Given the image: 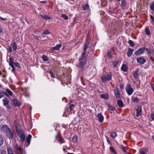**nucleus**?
<instances>
[{
  "instance_id": "nucleus-1",
  "label": "nucleus",
  "mask_w": 154,
  "mask_h": 154,
  "mask_svg": "<svg viewBox=\"0 0 154 154\" xmlns=\"http://www.w3.org/2000/svg\"><path fill=\"white\" fill-rule=\"evenodd\" d=\"M112 74L111 73H106L101 76V79L103 82H105L107 81L111 80L112 79Z\"/></svg>"
},
{
  "instance_id": "nucleus-2",
  "label": "nucleus",
  "mask_w": 154,
  "mask_h": 154,
  "mask_svg": "<svg viewBox=\"0 0 154 154\" xmlns=\"http://www.w3.org/2000/svg\"><path fill=\"white\" fill-rule=\"evenodd\" d=\"M125 90L126 92L129 95H131L134 92L133 89L131 88V85L129 84L127 85Z\"/></svg>"
},
{
  "instance_id": "nucleus-3",
  "label": "nucleus",
  "mask_w": 154,
  "mask_h": 154,
  "mask_svg": "<svg viewBox=\"0 0 154 154\" xmlns=\"http://www.w3.org/2000/svg\"><path fill=\"white\" fill-rule=\"evenodd\" d=\"M114 93L116 99H119L120 98V93L119 89L117 88H115Z\"/></svg>"
},
{
  "instance_id": "nucleus-4",
  "label": "nucleus",
  "mask_w": 154,
  "mask_h": 154,
  "mask_svg": "<svg viewBox=\"0 0 154 154\" xmlns=\"http://www.w3.org/2000/svg\"><path fill=\"white\" fill-rule=\"evenodd\" d=\"M3 105L6 106V108L8 109H10L11 108V106L9 105V101L8 99L5 97L2 100Z\"/></svg>"
},
{
  "instance_id": "nucleus-5",
  "label": "nucleus",
  "mask_w": 154,
  "mask_h": 154,
  "mask_svg": "<svg viewBox=\"0 0 154 154\" xmlns=\"http://www.w3.org/2000/svg\"><path fill=\"white\" fill-rule=\"evenodd\" d=\"M137 62L140 64H143L146 61L145 59L141 57H139L137 59Z\"/></svg>"
},
{
  "instance_id": "nucleus-6",
  "label": "nucleus",
  "mask_w": 154,
  "mask_h": 154,
  "mask_svg": "<svg viewBox=\"0 0 154 154\" xmlns=\"http://www.w3.org/2000/svg\"><path fill=\"white\" fill-rule=\"evenodd\" d=\"M11 46L13 50L14 51H16L17 48L18 47H19V45H18L16 43V42L14 40H12V42L11 43Z\"/></svg>"
},
{
  "instance_id": "nucleus-7",
  "label": "nucleus",
  "mask_w": 154,
  "mask_h": 154,
  "mask_svg": "<svg viewBox=\"0 0 154 154\" xmlns=\"http://www.w3.org/2000/svg\"><path fill=\"white\" fill-rule=\"evenodd\" d=\"M141 106L140 105H139L138 106L137 108L136 115L137 116H140L142 114L141 110Z\"/></svg>"
},
{
  "instance_id": "nucleus-8",
  "label": "nucleus",
  "mask_w": 154,
  "mask_h": 154,
  "mask_svg": "<svg viewBox=\"0 0 154 154\" xmlns=\"http://www.w3.org/2000/svg\"><path fill=\"white\" fill-rule=\"evenodd\" d=\"M145 50V48H142L139 50H137L135 53V54L136 56H139L143 54Z\"/></svg>"
},
{
  "instance_id": "nucleus-9",
  "label": "nucleus",
  "mask_w": 154,
  "mask_h": 154,
  "mask_svg": "<svg viewBox=\"0 0 154 154\" xmlns=\"http://www.w3.org/2000/svg\"><path fill=\"white\" fill-rule=\"evenodd\" d=\"M10 129L7 125H3L1 128V131L6 133L8 132V131H10Z\"/></svg>"
},
{
  "instance_id": "nucleus-10",
  "label": "nucleus",
  "mask_w": 154,
  "mask_h": 154,
  "mask_svg": "<svg viewBox=\"0 0 154 154\" xmlns=\"http://www.w3.org/2000/svg\"><path fill=\"white\" fill-rule=\"evenodd\" d=\"M79 63H78V64L77 65V66L79 67V68H83V66L84 65V61L85 60L81 59L79 58Z\"/></svg>"
},
{
  "instance_id": "nucleus-11",
  "label": "nucleus",
  "mask_w": 154,
  "mask_h": 154,
  "mask_svg": "<svg viewBox=\"0 0 154 154\" xmlns=\"http://www.w3.org/2000/svg\"><path fill=\"white\" fill-rule=\"evenodd\" d=\"M16 129L17 131V134L18 135L24 133L23 130H22L20 127L18 126L16 127Z\"/></svg>"
},
{
  "instance_id": "nucleus-12",
  "label": "nucleus",
  "mask_w": 154,
  "mask_h": 154,
  "mask_svg": "<svg viewBox=\"0 0 154 154\" xmlns=\"http://www.w3.org/2000/svg\"><path fill=\"white\" fill-rule=\"evenodd\" d=\"M97 117L98 118V120L100 122H102L103 121L104 118L102 115L101 113H98L97 115Z\"/></svg>"
},
{
  "instance_id": "nucleus-13",
  "label": "nucleus",
  "mask_w": 154,
  "mask_h": 154,
  "mask_svg": "<svg viewBox=\"0 0 154 154\" xmlns=\"http://www.w3.org/2000/svg\"><path fill=\"white\" fill-rule=\"evenodd\" d=\"M18 136L19 137L20 140L22 142H24L25 140V135L24 133Z\"/></svg>"
},
{
  "instance_id": "nucleus-14",
  "label": "nucleus",
  "mask_w": 154,
  "mask_h": 154,
  "mask_svg": "<svg viewBox=\"0 0 154 154\" xmlns=\"http://www.w3.org/2000/svg\"><path fill=\"white\" fill-rule=\"evenodd\" d=\"M61 46V44H57L54 47H51L50 49L53 51L55 50H58Z\"/></svg>"
},
{
  "instance_id": "nucleus-15",
  "label": "nucleus",
  "mask_w": 154,
  "mask_h": 154,
  "mask_svg": "<svg viewBox=\"0 0 154 154\" xmlns=\"http://www.w3.org/2000/svg\"><path fill=\"white\" fill-rule=\"evenodd\" d=\"M15 148L17 150L20 152V154H22L23 153V149L20 147L18 145H15Z\"/></svg>"
},
{
  "instance_id": "nucleus-16",
  "label": "nucleus",
  "mask_w": 154,
  "mask_h": 154,
  "mask_svg": "<svg viewBox=\"0 0 154 154\" xmlns=\"http://www.w3.org/2000/svg\"><path fill=\"white\" fill-rule=\"evenodd\" d=\"M7 136L10 139H12L13 137V134L11 132V129L10 131H8L6 133Z\"/></svg>"
},
{
  "instance_id": "nucleus-17",
  "label": "nucleus",
  "mask_w": 154,
  "mask_h": 154,
  "mask_svg": "<svg viewBox=\"0 0 154 154\" xmlns=\"http://www.w3.org/2000/svg\"><path fill=\"white\" fill-rule=\"evenodd\" d=\"M134 49H131L129 48L128 51L127 53V55L128 57H131L133 51H134Z\"/></svg>"
},
{
  "instance_id": "nucleus-18",
  "label": "nucleus",
  "mask_w": 154,
  "mask_h": 154,
  "mask_svg": "<svg viewBox=\"0 0 154 154\" xmlns=\"http://www.w3.org/2000/svg\"><path fill=\"white\" fill-rule=\"evenodd\" d=\"M32 135L30 134H29L27 137L26 139V142L28 143V144L26 146H27L30 143V140L32 137Z\"/></svg>"
},
{
  "instance_id": "nucleus-19",
  "label": "nucleus",
  "mask_w": 154,
  "mask_h": 154,
  "mask_svg": "<svg viewBox=\"0 0 154 154\" xmlns=\"http://www.w3.org/2000/svg\"><path fill=\"white\" fill-rule=\"evenodd\" d=\"M13 103L14 105L15 106H20L21 105V104L18 102L17 100L16 99H14L13 100Z\"/></svg>"
},
{
  "instance_id": "nucleus-20",
  "label": "nucleus",
  "mask_w": 154,
  "mask_h": 154,
  "mask_svg": "<svg viewBox=\"0 0 154 154\" xmlns=\"http://www.w3.org/2000/svg\"><path fill=\"white\" fill-rule=\"evenodd\" d=\"M117 103L119 107H122L123 106V103L121 100H118Z\"/></svg>"
},
{
  "instance_id": "nucleus-21",
  "label": "nucleus",
  "mask_w": 154,
  "mask_h": 154,
  "mask_svg": "<svg viewBox=\"0 0 154 154\" xmlns=\"http://www.w3.org/2000/svg\"><path fill=\"white\" fill-rule=\"evenodd\" d=\"M101 97L102 98L106 100H108L109 98V95L107 94H102L101 95Z\"/></svg>"
},
{
  "instance_id": "nucleus-22",
  "label": "nucleus",
  "mask_w": 154,
  "mask_h": 154,
  "mask_svg": "<svg viewBox=\"0 0 154 154\" xmlns=\"http://www.w3.org/2000/svg\"><path fill=\"white\" fill-rule=\"evenodd\" d=\"M121 69L124 72L127 71V66L126 64H123L122 66Z\"/></svg>"
},
{
  "instance_id": "nucleus-23",
  "label": "nucleus",
  "mask_w": 154,
  "mask_h": 154,
  "mask_svg": "<svg viewBox=\"0 0 154 154\" xmlns=\"http://www.w3.org/2000/svg\"><path fill=\"white\" fill-rule=\"evenodd\" d=\"M86 54V52H83L82 54L81 57L79 58V59H81L85 61L86 59V57L85 56Z\"/></svg>"
},
{
  "instance_id": "nucleus-24",
  "label": "nucleus",
  "mask_w": 154,
  "mask_h": 154,
  "mask_svg": "<svg viewBox=\"0 0 154 154\" xmlns=\"http://www.w3.org/2000/svg\"><path fill=\"white\" fill-rule=\"evenodd\" d=\"M61 137L60 133V132H59L55 136V140L58 141Z\"/></svg>"
},
{
  "instance_id": "nucleus-25",
  "label": "nucleus",
  "mask_w": 154,
  "mask_h": 154,
  "mask_svg": "<svg viewBox=\"0 0 154 154\" xmlns=\"http://www.w3.org/2000/svg\"><path fill=\"white\" fill-rule=\"evenodd\" d=\"M138 71L137 70L133 72V75L134 78L137 79L138 77V75L137 74Z\"/></svg>"
},
{
  "instance_id": "nucleus-26",
  "label": "nucleus",
  "mask_w": 154,
  "mask_h": 154,
  "mask_svg": "<svg viewBox=\"0 0 154 154\" xmlns=\"http://www.w3.org/2000/svg\"><path fill=\"white\" fill-rule=\"evenodd\" d=\"M74 104H71L69 106V108H67V109L68 110H69V111L71 112L73 110V109L74 106Z\"/></svg>"
},
{
  "instance_id": "nucleus-27",
  "label": "nucleus",
  "mask_w": 154,
  "mask_h": 154,
  "mask_svg": "<svg viewBox=\"0 0 154 154\" xmlns=\"http://www.w3.org/2000/svg\"><path fill=\"white\" fill-rule=\"evenodd\" d=\"M89 6L88 4H86L83 6V9L85 10H87L89 9Z\"/></svg>"
},
{
  "instance_id": "nucleus-28",
  "label": "nucleus",
  "mask_w": 154,
  "mask_h": 154,
  "mask_svg": "<svg viewBox=\"0 0 154 154\" xmlns=\"http://www.w3.org/2000/svg\"><path fill=\"white\" fill-rule=\"evenodd\" d=\"M145 32L148 35L150 34V32L148 27H146L145 29Z\"/></svg>"
},
{
  "instance_id": "nucleus-29",
  "label": "nucleus",
  "mask_w": 154,
  "mask_h": 154,
  "mask_svg": "<svg viewBox=\"0 0 154 154\" xmlns=\"http://www.w3.org/2000/svg\"><path fill=\"white\" fill-rule=\"evenodd\" d=\"M108 106L109 107V109L111 111H114L115 110V108L114 106L112 105H108Z\"/></svg>"
},
{
  "instance_id": "nucleus-30",
  "label": "nucleus",
  "mask_w": 154,
  "mask_h": 154,
  "mask_svg": "<svg viewBox=\"0 0 154 154\" xmlns=\"http://www.w3.org/2000/svg\"><path fill=\"white\" fill-rule=\"evenodd\" d=\"M34 38L36 40L39 41L41 40V36H38L37 35H34Z\"/></svg>"
},
{
  "instance_id": "nucleus-31",
  "label": "nucleus",
  "mask_w": 154,
  "mask_h": 154,
  "mask_svg": "<svg viewBox=\"0 0 154 154\" xmlns=\"http://www.w3.org/2000/svg\"><path fill=\"white\" fill-rule=\"evenodd\" d=\"M150 9L151 10L154 11V3H151L149 5Z\"/></svg>"
},
{
  "instance_id": "nucleus-32",
  "label": "nucleus",
  "mask_w": 154,
  "mask_h": 154,
  "mask_svg": "<svg viewBox=\"0 0 154 154\" xmlns=\"http://www.w3.org/2000/svg\"><path fill=\"white\" fill-rule=\"evenodd\" d=\"M128 42L130 44L131 46L133 47L135 45V44L134 42L131 40H129L128 41Z\"/></svg>"
},
{
  "instance_id": "nucleus-33",
  "label": "nucleus",
  "mask_w": 154,
  "mask_h": 154,
  "mask_svg": "<svg viewBox=\"0 0 154 154\" xmlns=\"http://www.w3.org/2000/svg\"><path fill=\"white\" fill-rule=\"evenodd\" d=\"M40 16L41 17V18H42L44 19H48V20H49V19H51L50 17H48V16H45V15L43 16L42 15H40Z\"/></svg>"
},
{
  "instance_id": "nucleus-34",
  "label": "nucleus",
  "mask_w": 154,
  "mask_h": 154,
  "mask_svg": "<svg viewBox=\"0 0 154 154\" xmlns=\"http://www.w3.org/2000/svg\"><path fill=\"white\" fill-rule=\"evenodd\" d=\"M116 135V133L115 132H113L110 134V136L113 138H115Z\"/></svg>"
},
{
  "instance_id": "nucleus-35",
  "label": "nucleus",
  "mask_w": 154,
  "mask_h": 154,
  "mask_svg": "<svg viewBox=\"0 0 154 154\" xmlns=\"http://www.w3.org/2000/svg\"><path fill=\"white\" fill-rule=\"evenodd\" d=\"M6 91L7 92V93L8 94V95H10L11 96H12L13 93L12 91H10L9 89H6Z\"/></svg>"
},
{
  "instance_id": "nucleus-36",
  "label": "nucleus",
  "mask_w": 154,
  "mask_h": 154,
  "mask_svg": "<svg viewBox=\"0 0 154 154\" xmlns=\"http://www.w3.org/2000/svg\"><path fill=\"white\" fill-rule=\"evenodd\" d=\"M119 147L125 153H126V151L123 145H120L119 146Z\"/></svg>"
},
{
  "instance_id": "nucleus-37",
  "label": "nucleus",
  "mask_w": 154,
  "mask_h": 154,
  "mask_svg": "<svg viewBox=\"0 0 154 154\" xmlns=\"http://www.w3.org/2000/svg\"><path fill=\"white\" fill-rule=\"evenodd\" d=\"M107 55L108 57L112 59L113 57V56L112 55V54L110 52H108L107 53Z\"/></svg>"
},
{
  "instance_id": "nucleus-38",
  "label": "nucleus",
  "mask_w": 154,
  "mask_h": 154,
  "mask_svg": "<svg viewBox=\"0 0 154 154\" xmlns=\"http://www.w3.org/2000/svg\"><path fill=\"white\" fill-rule=\"evenodd\" d=\"M42 58L43 61H46L48 60V59L47 57L45 55H43L42 56Z\"/></svg>"
},
{
  "instance_id": "nucleus-39",
  "label": "nucleus",
  "mask_w": 154,
  "mask_h": 154,
  "mask_svg": "<svg viewBox=\"0 0 154 154\" xmlns=\"http://www.w3.org/2000/svg\"><path fill=\"white\" fill-rule=\"evenodd\" d=\"M88 45L87 44L85 43L84 44V46L83 48L84 51L83 52H86V51L88 48Z\"/></svg>"
},
{
  "instance_id": "nucleus-40",
  "label": "nucleus",
  "mask_w": 154,
  "mask_h": 154,
  "mask_svg": "<svg viewBox=\"0 0 154 154\" xmlns=\"http://www.w3.org/2000/svg\"><path fill=\"white\" fill-rule=\"evenodd\" d=\"M110 150L111 152L116 153V151L114 149L112 146H110Z\"/></svg>"
},
{
  "instance_id": "nucleus-41",
  "label": "nucleus",
  "mask_w": 154,
  "mask_h": 154,
  "mask_svg": "<svg viewBox=\"0 0 154 154\" xmlns=\"http://www.w3.org/2000/svg\"><path fill=\"white\" fill-rule=\"evenodd\" d=\"M7 152L8 154H13V152L11 149L9 148H7Z\"/></svg>"
},
{
  "instance_id": "nucleus-42",
  "label": "nucleus",
  "mask_w": 154,
  "mask_h": 154,
  "mask_svg": "<svg viewBox=\"0 0 154 154\" xmlns=\"http://www.w3.org/2000/svg\"><path fill=\"white\" fill-rule=\"evenodd\" d=\"M72 140L74 142H76L77 140V136L76 135L72 137Z\"/></svg>"
},
{
  "instance_id": "nucleus-43",
  "label": "nucleus",
  "mask_w": 154,
  "mask_h": 154,
  "mask_svg": "<svg viewBox=\"0 0 154 154\" xmlns=\"http://www.w3.org/2000/svg\"><path fill=\"white\" fill-rule=\"evenodd\" d=\"M3 141V139L2 136L0 135V146L2 144Z\"/></svg>"
},
{
  "instance_id": "nucleus-44",
  "label": "nucleus",
  "mask_w": 154,
  "mask_h": 154,
  "mask_svg": "<svg viewBox=\"0 0 154 154\" xmlns=\"http://www.w3.org/2000/svg\"><path fill=\"white\" fill-rule=\"evenodd\" d=\"M7 50L9 51V52H11L12 51V50L11 47L9 46H7Z\"/></svg>"
},
{
  "instance_id": "nucleus-45",
  "label": "nucleus",
  "mask_w": 154,
  "mask_h": 154,
  "mask_svg": "<svg viewBox=\"0 0 154 154\" xmlns=\"http://www.w3.org/2000/svg\"><path fill=\"white\" fill-rule=\"evenodd\" d=\"M119 62V61H116L113 62H112L113 64L114 67H116L117 66V65L118 64Z\"/></svg>"
},
{
  "instance_id": "nucleus-46",
  "label": "nucleus",
  "mask_w": 154,
  "mask_h": 154,
  "mask_svg": "<svg viewBox=\"0 0 154 154\" xmlns=\"http://www.w3.org/2000/svg\"><path fill=\"white\" fill-rule=\"evenodd\" d=\"M64 140L63 138L62 137L61 138L58 140V142H60L61 144H62L63 143H64Z\"/></svg>"
},
{
  "instance_id": "nucleus-47",
  "label": "nucleus",
  "mask_w": 154,
  "mask_h": 154,
  "mask_svg": "<svg viewBox=\"0 0 154 154\" xmlns=\"http://www.w3.org/2000/svg\"><path fill=\"white\" fill-rule=\"evenodd\" d=\"M121 4L123 7L125 6L126 5V1L125 0H122L121 2Z\"/></svg>"
},
{
  "instance_id": "nucleus-48",
  "label": "nucleus",
  "mask_w": 154,
  "mask_h": 154,
  "mask_svg": "<svg viewBox=\"0 0 154 154\" xmlns=\"http://www.w3.org/2000/svg\"><path fill=\"white\" fill-rule=\"evenodd\" d=\"M61 17L62 18L64 19H68V17L66 15L63 14L62 15Z\"/></svg>"
},
{
  "instance_id": "nucleus-49",
  "label": "nucleus",
  "mask_w": 154,
  "mask_h": 154,
  "mask_svg": "<svg viewBox=\"0 0 154 154\" xmlns=\"http://www.w3.org/2000/svg\"><path fill=\"white\" fill-rule=\"evenodd\" d=\"M9 60L10 61L9 63H14V58L12 57H10Z\"/></svg>"
},
{
  "instance_id": "nucleus-50",
  "label": "nucleus",
  "mask_w": 154,
  "mask_h": 154,
  "mask_svg": "<svg viewBox=\"0 0 154 154\" xmlns=\"http://www.w3.org/2000/svg\"><path fill=\"white\" fill-rule=\"evenodd\" d=\"M50 34V32L47 29L45 30L42 33L43 34Z\"/></svg>"
},
{
  "instance_id": "nucleus-51",
  "label": "nucleus",
  "mask_w": 154,
  "mask_h": 154,
  "mask_svg": "<svg viewBox=\"0 0 154 154\" xmlns=\"http://www.w3.org/2000/svg\"><path fill=\"white\" fill-rule=\"evenodd\" d=\"M95 56V54H94V53L93 51H91V54H90L89 57L90 58H92L94 57Z\"/></svg>"
},
{
  "instance_id": "nucleus-52",
  "label": "nucleus",
  "mask_w": 154,
  "mask_h": 154,
  "mask_svg": "<svg viewBox=\"0 0 154 154\" xmlns=\"http://www.w3.org/2000/svg\"><path fill=\"white\" fill-rule=\"evenodd\" d=\"M151 118H152V120L154 121V112H152Z\"/></svg>"
},
{
  "instance_id": "nucleus-53",
  "label": "nucleus",
  "mask_w": 154,
  "mask_h": 154,
  "mask_svg": "<svg viewBox=\"0 0 154 154\" xmlns=\"http://www.w3.org/2000/svg\"><path fill=\"white\" fill-rule=\"evenodd\" d=\"M139 101V99L137 97L134 98L133 100V102L135 103V102L137 103V102H138Z\"/></svg>"
},
{
  "instance_id": "nucleus-54",
  "label": "nucleus",
  "mask_w": 154,
  "mask_h": 154,
  "mask_svg": "<svg viewBox=\"0 0 154 154\" xmlns=\"http://www.w3.org/2000/svg\"><path fill=\"white\" fill-rule=\"evenodd\" d=\"M3 91H2L0 90V99L3 97Z\"/></svg>"
},
{
  "instance_id": "nucleus-55",
  "label": "nucleus",
  "mask_w": 154,
  "mask_h": 154,
  "mask_svg": "<svg viewBox=\"0 0 154 154\" xmlns=\"http://www.w3.org/2000/svg\"><path fill=\"white\" fill-rule=\"evenodd\" d=\"M14 64L16 66L18 67H20V64L18 62H16L15 63H14Z\"/></svg>"
},
{
  "instance_id": "nucleus-56",
  "label": "nucleus",
  "mask_w": 154,
  "mask_h": 154,
  "mask_svg": "<svg viewBox=\"0 0 154 154\" xmlns=\"http://www.w3.org/2000/svg\"><path fill=\"white\" fill-rule=\"evenodd\" d=\"M3 96H4V94L5 95H6V96H7V97H9V96L8 95V94L7 93V91H5V92H3Z\"/></svg>"
},
{
  "instance_id": "nucleus-57",
  "label": "nucleus",
  "mask_w": 154,
  "mask_h": 154,
  "mask_svg": "<svg viewBox=\"0 0 154 154\" xmlns=\"http://www.w3.org/2000/svg\"><path fill=\"white\" fill-rule=\"evenodd\" d=\"M51 75V76L52 78H55V76L54 75V74H53V72H51V74H50Z\"/></svg>"
},
{
  "instance_id": "nucleus-58",
  "label": "nucleus",
  "mask_w": 154,
  "mask_h": 154,
  "mask_svg": "<svg viewBox=\"0 0 154 154\" xmlns=\"http://www.w3.org/2000/svg\"><path fill=\"white\" fill-rule=\"evenodd\" d=\"M120 88L121 89H124V86L123 84H121L120 85Z\"/></svg>"
},
{
  "instance_id": "nucleus-59",
  "label": "nucleus",
  "mask_w": 154,
  "mask_h": 154,
  "mask_svg": "<svg viewBox=\"0 0 154 154\" xmlns=\"http://www.w3.org/2000/svg\"><path fill=\"white\" fill-rule=\"evenodd\" d=\"M14 64V63H9V66L11 67H12V66H14L13 65Z\"/></svg>"
},
{
  "instance_id": "nucleus-60",
  "label": "nucleus",
  "mask_w": 154,
  "mask_h": 154,
  "mask_svg": "<svg viewBox=\"0 0 154 154\" xmlns=\"http://www.w3.org/2000/svg\"><path fill=\"white\" fill-rule=\"evenodd\" d=\"M140 154H146V153L143 151H142L140 152Z\"/></svg>"
},
{
  "instance_id": "nucleus-61",
  "label": "nucleus",
  "mask_w": 154,
  "mask_h": 154,
  "mask_svg": "<svg viewBox=\"0 0 154 154\" xmlns=\"http://www.w3.org/2000/svg\"><path fill=\"white\" fill-rule=\"evenodd\" d=\"M47 73H49L50 74H51V73L52 72V71L50 69V70H48L47 71Z\"/></svg>"
},
{
  "instance_id": "nucleus-62",
  "label": "nucleus",
  "mask_w": 154,
  "mask_h": 154,
  "mask_svg": "<svg viewBox=\"0 0 154 154\" xmlns=\"http://www.w3.org/2000/svg\"><path fill=\"white\" fill-rule=\"evenodd\" d=\"M12 68V71L13 72H14L15 70V69L14 66L11 67Z\"/></svg>"
},
{
  "instance_id": "nucleus-63",
  "label": "nucleus",
  "mask_w": 154,
  "mask_h": 154,
  "mask_svg": "<svg viewBox=\"0 0 154 154\" xmlns=\"http://www.w3.org/2000/svg\"><path fill=\"white\" fill-rule=\"evenodd\" d=\"M150 60H151L153 62H154V59L153 58V57L150 56Z\"/></svg>"
},
{
  "instance_id": "nucleus-64",
  "label": "nucleus",
  "mask_w": 154,
  "mask_h": 154,
  "mask_svg": "<svg viewBox=\"0 0 154 154\" xmlns=\"http://www.w3.org/2000/svg\"><path fill=\"white\" fill-rule=\"evenodd\" d=\"M152 139L153 142H154V136H152Z\"/></svg>"
}]
</instances>
